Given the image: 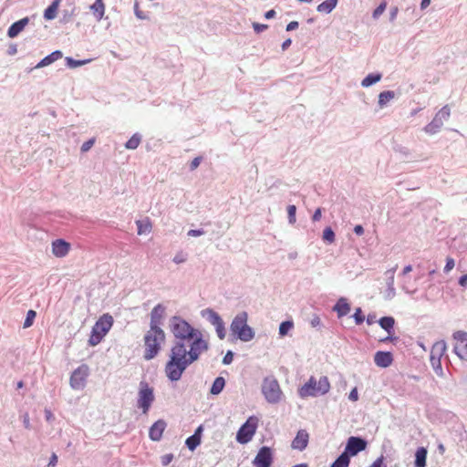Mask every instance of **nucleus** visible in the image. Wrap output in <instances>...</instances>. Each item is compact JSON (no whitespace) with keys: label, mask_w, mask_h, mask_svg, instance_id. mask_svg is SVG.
I'll return each instance as SVG.
<instances>
[{"label":"nucleus","mask_w":467,"mask_h":467,"mask_svg":"<svg viewBox=\"0 0 467 467\" xmlns=\"http://www.w3.org/2000/svg\"><path fill=\"white\" fill-rule=\"evenodd\" d=\"M169 327L176 342L190 341L193 336L200 332L199 329L193 327L187 320L180 316H173L169 320Z\"/></svg>","instance_id":"obj_3"},{"label":"nucleus","mask_w":467,"mask_h":467,"mask_svg":"<svg viewBox=\"0 0 467 467\" xmlns=\"http://www.w3.org/2000/svg\"><path fill=\"white\" fill-rule=\"evenodd\" d=\"M435 117L437 119H439L440 120H441V122L443 123V120L444 119H447L449 117H450V109L449 107L446 105L444 107H442L435 115Z\"/></svg>","instance_id":"obj_45"},{"label":"nucleus","mask_w":467,"mask_h":467,"mask_svg":"<svg viewBox=\"0 0 467 467\" xmlns=\"http://www.w3.org/2000/svg\"><path fill=\"white\" fill-rule=\"evenodd\" d=\"M317 385V381L314 377H311L308 381H306L301 388H299L298 395L301 398L319 396Z\"/></svg>","instance_id":"obj_15"},{"label":"nucleus","mask_w":467,"mask_h":467,"mask_svg":"<svg viewBox=\"0 0 467 467\" xmlns=\"http://www.w3.org/2000/svg\"><path fill=\"white\" fill-rule=\"evenodd\" d=\"M396 268H392L389 270V273L391 272V275L387 278V289L384 292V299L391 300L396 296V290L394 287V273Z\"/></svg>","instance_id":"obj_21"},{"label":"nucleus","mask_w":467,"mask_h":467,"mask_svg":"<svg viewBox=\"0 0 467 467\" xmlns=\"http://www.w3.org/2000/svg\"><path fill=\"white\" fill-rule=\"evenodd\" d=\"M70 250V244L63 239H57L52 243V253L57 257L66 256Z\"/></svg>","instance_id":"obj_20"},{"label":"nucleus","mask_w":467,"mask_h":467,"mask_svg":"<svg viewBox=\"0 0 467 467\" xmlns=\"http://www.w3.org/2000/svg\"><path fill=\"white\" fill-rule=\"evenodd\" d=\"M36 313L35 310H28L26 313V317L24 322V327L27 328L31 327L34 323V320L36 318Z\"/></svg>","instance_id":"obj_46"},{"label":"nucleus","mask_w":467,"mask_h":467,"mask_svg":"<svg viewBox=\"0 0 467 467\" xmlns=\"http://www.w3.org/2000/svg\"><path fill=\"white\" fill-rule=\"evenodd\" d=\"M398 13H399L398 6H392L390 8V12H389V21L390 22H393L396 19Z\"/></svg>","instance_id":"obj_63"},{"label":"nucleus","mask_w":467,"mask_h":467,"mask_svg":"<svg viewBox=\"0 0 467 467\" xmlns=\"http://www.w3.org/2000/svg\"><path fill=\"white\" fill-rule=\"evenodd\" d=\"M28 21H29L28 18L25 17V18H22L19 21L12 24L7 31L8 36L11 38L16 37L20 32L23 31L25 26L28 24Z\"/></svg>","instance_id":"obj_23"},{"label":"nucleus","mask_w":467,"mask_h":467,"mask_svg":"<svg viewBox=\"0 0 467 467\" xmlns=\"http://www.w3.org/2000/svg\"><path fill=\"white\" fill-rule=\"evenodd\" d=\"M93 15L97 19L102 18L104 15V5L102 0H96L95 3L90 6Z\"/></svg>","instance_id":"obj_39"},{"label":"nucleus","mask_w":467,"mask_h":467,"mask_svg":"<svg viewBox=\"0 0 467 467\" xmlns=\"http://www.w3.org/2000/svg\"><path fill=\"white\" fill-rule=\"evenodd\" d=\"M350 463V458L344 452L339 454L336 460L330 464V467H348Z\"/></svg>","instance_id":"obj_35"},{"label":"nucleus","mask_w":467,"mask_h":467,"mask_svg":"<svg viewBox=\"0 0 467 467\" xmlns=\"http://www.w3.org/2000/svg\"><path fill=\"white\" fill-rule=\"evenodd\" d=\"M267 27L268 26L265 24H260L256 22L253 23V28L254 32L257 34L264 32L265 29H267Z\"/></svg>","instance_id":"obj_57"},{"label":"nucleus","mask_w":467,"mask_h":467,"mask_svg":"<svg viewBox=\"0 0 467 467\" xmlns=\"http://www.w3.org/2000/svg\"><path fill=\"white\" fill-rule=\"evenodd\" d=\"M310 324L313 327L320 328L322 327L321 319L318 316L315 315L310 321Z\"/></svg>","instance_id":"obj_61"},{"label":"nucleus","mask_w":467,"mask_h":467,"mask_svg":"<svg viewBox=\"0 0 467 467\" xmlns=\"http://www.w3.org/2000/svg\"><path fill=\"white\" fill-rule=\"evenodd\" d=\"M287 210V218L288 223L290 224H294L296 221V206L294 204H289L286 208Z\"/></svg>","instance_id":"obj_43"},{"label":"nucleus","mask_w":467,"mask_h":467,"mask_svg":"<svg viewBox=\"0 0 467 467\" xmlns=\"http://www.w3.org/2000/svg\"><path fill=\"white\" fill-rule=\"evenodd\" d=\"M63 55H62V52L59 51V50H56L54 52H52L51 54H49L48 56L45 57L36 66V68H40V67H47L50 64H52L53 62L62 58Z\"/></svg>","instance_id":"obj_27"},{"label":"nucleus","mask_w":467,"mask_h":467,"mask_svg":"<svg viewBox=\"0 0 467 467\" xmlns=\"http://www.w3.org/2000/svg\"><path fill=\"white\" fill-rule=\"evenodd\" d=\"M374 362L379 368H389L393 362V355L390 351L379 350L374 355Z\"/></svg>","instance_id":"obj_18"},{"label":"nucleus","mask_w":467,"mask_h":467,"mask_svg":"<svg viewBox=\"0 0 467 467\" xmlns=\"http://www.w3.org/2000/svg\"><path fill=\"white\" fill-rule=\"evenodd\" d=\"M387 8V2L382 1L373 11L372 17L373 19L377 20L379 18V16L385 12Z\"/></svg>","instance_id":"obj_42"},{"label":"nucleus","mask_w":467,"mask_h":467,"mask_svg":"<svg viewBox=\"0 0 467 467\" xmlns=\"http://www.w3.org/2000/svg\"><path fill=\"white\" fill-rule=\"evenodd\" d=\"M453 337H454L455 339L461 341V344H462V343L467 341V332L456 331L453 334Z\"/></svg>","instance_id":"obj_50"},{"label":"nucleus","mask_w":467,"mask_h":467,"mask_svg":"<svg viewBox=\"0 0 467 467\" xmlns=\"http://www.w3.org/2000/svg\"><path fill=\"white\" fill-rule=\"evenodd\" d=\"M137 234L139 235L149 234L152 230V223L149 217L136 221Z\"/></svg>","instance_id":"obj_24"},{"label":"nucleus","mask_w":467,"mask_h":467,"mask_svg":"<svg viewBox=\"0 0 467 467\" xmlns=\"http://www.w3.org/2000/svg\"><path fill=\"white\" fill-rule=\"evenodd\" d=\"M394 150H395L396 152H400V154H402V155H403V156H405V157L410 156V150H409V149H408V148H406V147H404V146H402V145H396V146L394 147Z\"/></svg>","instance_id":"obj_58"},{"label":"nucleus","mask_w":467,"mask_h":467,"mask_svg":"<svg viewBox=\"0 0 467 467\" xmlns=\"http://www.w3.org/2000/svg\"><path fill=\"white\" fill-rule=\"evenodd\" d=\"M202 157H201V156L195 157V158L191 161V163H190V165H189V169H190V171H194V170H196V169L199 167L200 163L202 162Z\"/></svg>","instance_id":"obj_54"},{"label":"nucleus","mask_w":467,"mask_h":467,"mask_svg":"<svg viewBox=\"0 0 467 467\" xmlns=\"http://www.w3.org/2000/svg\"><path fill=\"white\" fill-rule=\"evenodd\" d=\"M442 125L443 123L441 122V120L434 117L433 119L424 127V130L426 133L435 134L441 130Z\"/></svg>","instance_id":"obj_32"},{"label":"nucleus","mask_w":467,"mask_h":467,"mask_svg":"<svg viewBox=\"0 0 467 467\" xmlns=\"http://www.w3.org/2000/svg\"><path fill=\"white\" fill-rule=\"evenodd\" d=\"M201 316L203 318H206L207 321H209L213 326H216L217 324L223 321L221 317V316L214 311L213 308H205L201 311Z\"/></svg>","instance_id":"obj_22"},{"label":"nucleus","mask_w":467,"mask_h":467,"mask_svg":"<svg viewBox=\"0 0 467 467\" xmlns=\"http://www.w3.org/2000/svg\"><path fill=\"white\" fill-rule=\"evenodd\" d=\"M338 0H325L317 7L319 13L330 14L337 6Z\"/></svg>","instance_id":"obj_30"},{"label":"nucleus","mask_w":467,"mask_h":467,"mask_svg":"<svg viewBox=\"0 0 467 467\" xmlns=\"http://www.w3.org/2000/svg\"><path fill=\"white\" fill-rule=\"evenodd\" d=\"M234 353L232 350H228L223 358L222 363L223 365H230L234 360Z\"/></svg>","instance_id":"obj_49"},{"label":"nucleus","mask_w":467,"mask_h":467,"mask_svg":"<svg viewBox=\"0 0 467 467\" xmlns=\"http://www.w3.org/2000/svg\"><path fill=\"white\" fill-rule=\"evenodd\" d=\"M322 240L326 243V244H333L336 240V234L334 232V230L332 229L331 226H327L324 230H323V234H322Z\"/></svg>","instance_id":"obj_38"},{"label":"nucleus","mask_w":467,"mask_h":467,"mask_svg":"<svg viewBox=\"0 0 467 467\" xmlns=\"http://www.w3.org/2000/svg\"><path fill=\"white\" fill-rule=\"evenodd\" d=\"M88 62H89V60H75L72 57H66V63L67 67L71 68L83 66Z\"/></svg>","instance_id":"obj_47"},{"label":"nucleus","mask_w":467,"mask_h":467,"mask_svg":"<svg viewBox=\"0 0 467 467\" xmlns=\"http://www.w3.org/2000/svg\"><path fill=\"white\" fill-rule=\"evenodd\" d=\"M454 265H455L454 259L451 258V257H448L446 259V264H445V266L443 268L444 273H449L451 270H452Z\"/></svg>","instance_id":"obj_53"},{"label":"nucleus","mask_w":467,"mask_h":467,"mask_svg":"<svg viewBox=\"0 0 467 467\" xmlns=\"http://www.w3.org/2000/svg\"><path fill=\"white\" fill-rule=\"evenodd\" d=\"M317 390L319 395H325L327 394L330 389V383L328 381L327 377L323 376L319 379L317 381Z\"/></svg>","instance_id":"obj_36"},{"label":"nucleus","mask_w":467,"mask_h":467,"mask_svg":"<svg viewBox=\"0 0 467 467\" xmlns=\"http://www.w3.org/2000/svg\"><path fill=\"white\" fill-rule=\"evenodd\" d=\"M332 310L337 313L338 318H341L351 310V305L346 297H339L336 304L333 306Z\"/></svg>","instance_id":"obj_19"},{"label":"nucleus","mask_w":467,"mask_h":467,"mask_svg":"<svg viewBox=\"0 0 467 467\" xmlns=\"http://www.w3.org/2000/svg\"><path fill=\"white\" fill-rule=\"evenodd\" d=\"M446 350V344L444 341L437 342L433 345L431 352V364L434 372L440 376H443V369L441 366V356Z\"/></svg>","instance_id":"obj_10"},{"label":"nucleus","mask_w":467,"mask_h":467,"mask_svg":"<svg viewBox=\"0 0 467 467\" xmlns=\"http://www.w3.org/2000/svg\"><path fill=\"white\" fill-rule=\"evenodd\" d=\"M368 441L361 436H350L346 442L344 453L349 458L367 449Z\"/></svg>","instance_id":"obj_9"},{"label":"nucleus","mask_w":467,"mask_h":467,"mask_svg":"<svg viewBox=\"0 0 467 467\" xmlns=\"http://www.w3.org/2000/svg\"><path fill=\"white\" fill-rule=\"evenodd\" d=\"M274 462V451L268 446H262L252 463L254 467H271Z\"/></svg>","instance_id":"obj_11"},{"label":"nucleus","mask_w":467,"mask_h":467,"mask_svg":"<svg viewBox=\"0 0 467 467\" xmlns=\"http://www.w3.org/2000/svg\"><path fill=\"white\" fill-rule=\"evenodd\" d=\"M458 284L459 285H461L462 287H464L466 288L467 287V274H464L462 275H461L458 279Z\"/></svg>","instance_id":"obj_64"},{"label":"nucleus","mask_w":467,"mask_h":467,"mask_svg":"<svg viewBox=\"0 0 467 467\" xmlns=\"http://www.w3.org/2000/svg\"><path fill=\"white\" fill-rule=\"evenodd\" d=\"M94 143H95V139L94 138L89 139L88 140L85 141L82 144V146H81V151L82 152H87L88 150H89L92 148Z\"/></svg>","instance_id":"obj_52"},{"label":"nucleus","mask_w":467,"mask_h":467,"mask_svg":"<svg viewBox=\"0 0 467 467\" xmlns=\"http://www.w3.org/2000/svg\"><path fill=\"white\" fill-rule=\"evenodd\" d=\"M258 418L256 416H250L244 423L241 425L237 431L235 440L240 444L248 443L254 436L258 427Z\"/></svg>","instance_id":"obj_6"},{"label":"nucleus","mask_w":467,"mask_h":467,"mask_svg":"<svg viewBox=\"0 0 467 467\" xmlns=\"http://www.w3.org/2000/svg\"><path fill=\"white\" fill-rule=\"evenodd\" d=\"M352 317L356 325H361L365 321V315L363 314L361 307L356 308Z\"/></svg>","instance_id":"obj_44"},{"label":"nucleus","mask_w":467,"mask_h":467,"mask_svg":"<svg viewBox=\"0 0 467 467\" xmlns=\"http://www.w3.org/2000/svg\"><path fill=\"white\" fill-rule=\"evenodd\" d=\"M248 314L246 311L238 313L230 325L231 336L234 339L249 342L255 337L254 329L247 324Z\"/></svg>","instance_id":"obj_2"},{"label":"nucleus","mask_w":467,"mask_h":467,"mask_svg":"<svg viewBox=\"0 0 467 467\" xmlns=\"http://www.w3.org/2000/svg\"><path fill=\"white\" fill-rule=\"evenodd\" d=\"M204 234H205V231L202 228L201 229H192V230L188 231L187 235L192 236V237H197V236L203 235Z\"/></svg>","instance_id":"obj_59"},{"label":"nucleus","mask_w":467,"mask_h":467,"mask_svg":"<svg viewBox=\"0 0 467 467\" xmlns=\"http://www.w3.org/2000/svg\"><path fill=\"white\" fill-rule=\"evenodd\" d=\"M202 442L200 438L192 435L189 436L185 441V446L192 451H193Z\"/></svg>","instance_id":"obj_40"},{"label":"nucleus","mask_w":467,"mask_h":467,"mask_svg":"<svg viewBox=\"0 0 467 467\" xmlns=\"http://www.w3.org/2000/svg\"><path fill=\"white\" fill-rule=\"evenodd\" d=\"M381 78L382 74L379 72L369 73L362 79L361 86L363 88H369L380 81Z\"/></svg>","instance_id":"obj_28"},{"label":"nucleus","mask_w":467,"mask_h":467,"mask_svg":"<svg viewBox=\"0 0 467 467\" xmlns=\"http://www.w3.org/2000/svg\"><path fill=\"white\" fill-rule=\"evenodd\" d=\"M153 388L150 387L145 381L140 383L139 398L137 407L141 409L143 413H147L154 401Z\"/></svg>","instance_id":"obj_8"},{"label":"nucleus","mask_w":467,"mask_h":467,"mask_svg":"<svg viewBox=\"0 0 467 467\" xmlns=\"http://www.w3.org/2000/svg\"><path fill=\"white\" fill-rule=\"evenodd\" d=\"M88 376V367L81 365L76 368L70 377V386L74 389H82L85 387L86 379Z\"/></svg>","instance_id":"obj_13"},{"label":"nucleus","mask_w":467,"mask_h":467,"mask_svg":"<svg viewBox=\"0 0 467 467\" xmlns=\"http://www.w3.org/2000/svg\"><path fill=\"white\" fill-rule=\"evenodd\" d=\"M60 0H54L53 3L45 10L44 17L47 20H52L57 16Z\"/></svg>","instance_id":"obj_31"},{"label":"nucleus","mask_w":467,"mask_h":467,"mask_svg":"<svg viewBox=\"0 0 467 467\" xmlns=\"http://www.w3.org/2000/svg\"><path fill=\"white\" fill-rule=\"evenodd\" d=\"M394 97H395V92L392 90H385V91L380 92L379 95V100H378L379 106L380 108H383L384 106H386L388 104V102L390 99H394Z\"/></svg>","instance_id":"obj_34"},{"label":"nucleus","mask_w":467,"mask_h":467,"mask_svg":"<svg viewBox=\"0 0 467 467\" xmlns=\"http://www.w3.org/2000/svg\"><path fill=\"white\" fill-rule=\"evenodd\" d=\"M369 467H387L384 456H379Z\"/></svg>","instance_id":"obj_56"},{"label":"nucleus","mask_w":467,"mask_h":467,"mask_svg":"<svg viewBox=\"0 0 467 467\" xmlns=\"http://www.w3.org/2000/svg\"><path fill=\"white\" fill-rule=\"evenodd\" d=\"M201 355L192 350H187L185 343L175 342L171 347L169 359L165 364L164 372L168 379L177 382L182 379L187 368L197 361Z\"/></svg>","instance_id":"obj_1"},{"label":"nucleus","mask_w":467,"mask_h":467,"mask_svg":"<svg viewBox=\"0 0 467 467\" xmlns=\"http://www.w3.org/2000/svg\"><path fill=\"white\" fill-rule=\"evenodd\" d=\"M174 456L172 453H167L161 457V462L163 466L169 465L173 460Z\"/></svg>","instance_id":"obj_51"},{"label":"nucleus","mask_w":467,"mask_h":467,"mask_svg":"<svg viewBox=\"0 0 467 467\" xmlns=\"http://www.w3.org/2000/svg\"><path fill=\"white\" fill-rule=\"evenodd\" d=\"M186 259H187L186 255L182 252H181V253H178L175 254L172 261L175 264H182V263H184L186 261Z\"/></svg>","instance_id":"obj_60"},{"label":"nucleus","mask_w":467,"mask_h":467,"mask_svg":"<svg viewBox=\"0 0 467 467\" xmlns=\"http://www.w3.org/2000/svg\"><path fill=\"white\" fill-rule=\"evenodd\" d=\"M454 352L457 354V356L461 359H466L467 358V341L462 344L456 345L454 347Z\"/></svg>","instance_id":"obj_41"},{"label":"nucleus","mask_w":467,"mask_h":467,"mask_svg":"<svg viewBox=\"0 0 467 467\" xmlns=\"http://www.w3.org/2000/svg\"><path fill=\"white\" fill-rule=\"evenodd\" d=\"M262 393L269 403L279 402L282 391L277 379L274 377L265 378L262 383Z\"/></svg>","instance_id":"obj_7"},{"label":"nucleus","mask_w":467,"mask_h":467,"mask_svg":"<svg viewBox=\"0 0 467 467\" xmlns=\"http://www.w3.org/2000/svg\"><path fill=\"white\" fill-rule=\"evenodd\" d=\"M165 338L164 331H161V335H159L156 331L148 330L143 337L145 347L143 358L151 360L157 357L161 349V344L165 342Z\"/></svg>","instance_id":"obj_4"},{"label":"nucleus","mask_w":467,"mask_h":467,"mask_svg":"<svg viewBox=\"0 0 467 467\" xmlns=\"http://www.w3.org/2000/svg\"><path fill=\"white\" fill-rule=\"evenodd\" d=\"M348 399L351 401H357L358 400V389L356 387L350 390V392L348 394Z\"/></svg>","instance_id":"obj_62"},{"label":"nucleus","mask_w":467,"mask_h":467,"mask_svg":"<svg viewBox=\"0 0 467 467\" xmlns=\"http://www.w3.org/2000/svg\"><path fill=\"white\" fill-rule=\"evenodd\" d=\"M166 307L162 304L156 305L150 311V329L156 331L161 335V331H164L161 326L165 316Z\"/></svg>","instance_id":"obj_12"},{"label":"nucleus","mask_w":467,"mask_h":467,"mask_svg":"<svg viewBox=\"0 0 467 467\" xmlns=\"http://www.w3.org/2000/svg\"><path fill=\"white\" fill-rule=\"evenodd\" d=\"M294 328L292 319L284 320L279 325L278 334L281 337H285Z\"/></svg>","instance_id":"obj_33"},{"label":"nucleus","mask_w":467,"mask_h":467,"mask_svg":"<svg viewBox=\"0 0 467 467\" xmlns=\"http://www.w3.org/2000/svg\"><path fill=\"white\" fill-rule=\"evenodd\" d=\"M134 13L139 19L144 20L149 18L142 11L139 9L138 2H136L134 5Z\"/></svg>","instance_id":"obj_55"},{"label":"nucleus","mask_w":467,"mask_h":467,"mask_svg":"<svg viewBox=\"0 0 467 467\" xmlns=\"http://www.w3.org/2000/svg\"><path fill=\"white\" fill-rule=\"evenodd\" d=\"M378 323L388 334H394L395 319L393 317H382L378 320Z\"/></svg>","instance_id":"obj_25"},{"label":"nucleus","mask_w":467,"mask_h":467,"mask_svg":"<svg viewBox=\"0 0 467 467\" xmlns=\"http://www.w3.org/2000/svg\"><path fill=\"white\" fill-rule=\"evenodd\" d=\"M190 350L194 351L197 354L202 355V352L209 349V343L203 338L202 332L200 331L197 335L191 338Z\"/></svg>","instance_id":"obj_14"},{"label":"nucleus","mask_w":467,"mask_h":467,"mask_svg":"<svg viewBox=\"0 0 467 467\" xmlns=\"http://www.w3.org/2000/svg\"><path fill=\"white\" fill-rule=\"evenodd\" d=\"M167 427V423L164 420L160 419L156 420L149 430V437L153 441H159L161 440L163 432Z\"/></svg>","instance_id":"obj_16"},{"label":"nucleus","mask_w":467,"mask_h":467,"mask_svg":"<svg viewBox=\"0 0 467 467\" xmlns=\"http://www.w3.org/2000/svg\"><path fill=\"white\" fill-rule=\"evenodd\" d=\"M113 324V318L110 316H102L94 325L89 337L91 346L98 345L103 337L109 332Z\"/></svg>","instance_id":"obj_5"},{"label":"nucleus","mask_w":467,"mask_h":467,"mask_svg":"<svg viewBox=\"0 0 467 467\" xmlns=\"http://www.w3.org/2000/svg\"><path fill=\"white\" fill-rule=\"evenodd\" d=\"M308 441H309V434L306 430L302 429L296 432V437L294 438V440L291 442V447L294 450H298V451H302L307 447Z\"/></svg>","instance_id":"obj_17"},{"label":"nucleus","mask_w":467,"mask_h":467,"mask_svg":"<svg viewBox=\"0 0 467 467\" xmlns=\"http://www.w3.org/2000/svg\"><path fill=\"white\" fill-rule=\"evenodd\" d=\"M215 330H216L218 337L220 339H224V337L226 336V330H225V326H224L223 321H222L221 323H219L215 326Z\"/></svg>","instance_id":"obj_48"},{"label":"nucleus","mask_w":467,"mask_h":467,"mask_svg":"<svg viewBox=\"0 0 467 467\" xmlns=\"http://www.w3.org/2000/svg\"><path fill=\"white\" fill-rule=\"evenodd\" d=\"M427 454L425 447H419L415 451L414 467H426Z\"/></svg>","instance_id":"obj_26"},{"label":"nucleus","mask_w":467,"mask_h":467,"mask_svg":"<svg viewBox=\"0 0 467 467\" xmlns=\"http://www.w3.org/2000/svg\"><path fill=\"white\" fill-rule=\"evenodd\" d=\"M226 381L223 377L219 376L215 378L210 388V394L219 395L223 390Z\"/></svg>","instance_id":"obj_29"},{"label":"nucleus","mask_w":467,"mask_h":467,"mask_svg":"<svg viewBox=\"0 0 467 467\" xmlns=\"http://www.w3.org/2000/svg\"><path fill=\"white\" fill-rule=\"evenodd\" d=\"M142 136L136 132L134 133L130 139L125 143V148L128 150H135L139 147L141 141Z\"/></svg>","instance_id":"obj_37"}]
</instances>
